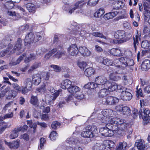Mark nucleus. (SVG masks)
<instances>
[{
    "instance_id": "1",
    "label": "nucleus",
    "mask_w": 150,
    "mask_h": 150,
    "mask_svg": "<svg viewBox=\"0 0 150 150\" xmlns=\"http://www.w3.org/2000/svg\"><path fill=\"white\" fill-rule=\"evenodd\" d=\"M140 111L142 114L141 118L145 121V124H147L148 123H150V111L148 108L143 107L142 106L145 105L143 100H140Z\"/></svg>"
},
{
    "instance_id": "2",
    "label": "nucleus",
    "mask_w": 150,
    "mask_h": 150,
    "mask_svg": "<svg viewBox=\"0 0 150 150\" xmlns=\"http://www.w3.org/2000/svg\"><path fill=\"white\" fill-rule=\"evenodd\" d=\"M114 37L116 40L114 39L113 40V43L119 44L123 43L129 40L130 38H125V33L124 31L118 30L114 33Z\"/></svg>"
},
{
    "instance_id": "3",
    "label": "nucleus",
    "mask_w": 150,
    "mask_h": 150,
    "mask_svg": "<svg viewBox=\"0 0 150 150\" xmlns=\"http://www.w3.org/2000/svg\"><path fill=\"white\" fill-rule=\"evenodd\" d=\"M114 111L110 109H105L103 110L101 114L99 115L98 118L102 122L106 123L107 121H110V118L113 115Z\"/></svg>"
},
{
    "instance_id": "4",
    "label": "nucleus",
    "mask_w": 150,
    "mask_h": 150,
    "mask_svg": "<svg viewBox=\"0 0 150 150\" xmlns=\"http://www.w3.org/2000/svg\"><path fill=\"white\" fill-rule=\"evenodd\" d=\"M95 82L97 84V87L99 88L107 87L110 84V81L103 76L96 77L95 79Z\"/></svg>"
},
{
    "instance_id": "5",
    "label": "nucleus",
    "mask_w": 150,
    "mask_h": 150,
    "mask_svg": "<svg viewBox=\"0 0 150 150\" xmlns=\"http://www.w3.org/2000/svg\"><path fill=\"white\" fill-rule=\"evenodd\" d=\"M85 131L81 132V136L85 138H92L93 137V132L97 130V127L95 126L88 125L85 127Z\"/></svg>"
},
{
    "instance_id": "6",
    "label": "nucleus",
    "mask_w": 150,
    "mask_h": 150,
    "mask_svg": "<svg viewBox=\"0 0 150 150\" xmlns=\"http://www.w3.org/2000/svg\"><path fill=\"white\" fill-rule=\"evenodd\" d=\"M131 90L127 88L124 89L122 91L120 95V97L121 99L124 101H127L130 100L132 97V95L131 92Z\"/></svg>"
},
{
    "instance_id": "7",
    "label": "nucleus",
    "mask_w": 150,
    "mask_h": 150,
    "mask_svg": "<svg viewBox=\"0 0 150 150\" xmlns=\"http://www.w3.org/2000/svg\"><path fill=\"white\" fill-rule=\"evenodd\" d=\"M67 50L69 54L72 56H76L79 53V50L75 44L71 45Z\"/></svg>"
},
{
    "instance_id": "8",
    "label": "nucleus",
    "mask_w": 150,
    "mask_h": 150,
    "mask_svg": "<svg viewBox=\"0 0 150 150\" xmlns=\"http://www.w3.org/2000/svg\"><path fill=\"white\" fill-rule=\"evenodd\" d=\"M59 91H57L52 95H47L45 97V100L46 102L49 105H52V101L55 100L57 97L59 95Z\"/></svg>"
},
{
    "instance_id": "9",
    "label": "nucleus",
    "mask_w": 150,
    "mask_h": 150,
    "mask_svg": "<svg viewBox=\"0 0 150 150\" xmlns=\"http://www.w3.org/2000/svg\"><path fill=\"white\" fill-rule=\"evenodd\" d=\"M135 145L138 150H146L149 146L147 144H145L144 141L142 139L137 140Z\"/></svg>"
},
{
    "instance_id": "10",
    "label": "nucleus",
    "mask_w": 150,
    "mask_h": 150,
    "mask_svg": "<svg viewBox=\"0 0 150 150\" xmlns=\"http://www.w3.org/2000/svg\"><path fill=\"white\" fill-rule=\"evenodd\" d=\"M149 6V5L147 3H144L143 6L144 11L143 12V15L144 16V20L145 21H146L149 18H150V10Z\"/></svg>"
},
{
    "instance_id": "11",
    "label": "nucleus",
    "mask_w": 150,
    "mask_h": 150,
    "mask_svg": "<svg viewBox=\"0 0 150 150\" xmlns=\"http://www.w3.org/2000/svg\"><path fill=\"white\" fill-rule=\"evenodd\" d=\"M99 132L102 135L105 137H111L113 135V132L106 127H102L99 129Z\"/></svg>"
},
{
    "instance_id": "12",
    "label": "nucleus",
    "mask_w": 150,
    "mask_h": 150,
    "mask_svg": "<svg viewBox=\"0 0 150 150\" xmlns=\"http://www.w3.org/2000/svg\"><path fill=\"white\" fill-rule=\"evenodd\" d=\"M86 3V2L84 0H81L78 1L75 4L74 7L69 11V13L71 14L76 9L81 8Z\"/></svg>"
},
{
    "instance_id": "13",
    "label": "nucleus",
    "mask_w": 150,
    "mask_h": 150,
    "mask_svg": "<svg viewBox=\"0 0 150 150\" xmlns=\"http://www.w3.org/2000/svg\"><path fill=\"white\" fill-rule=\"evenodd\" d=\"M35 35L32 32L28 33L25 36L24 41L25 43L30 44L35 42Z\"/></svg>"
},
{
    "instance_id": "14",
    "label": "nucleus",
    "mask_w": 150,
    "mask_h": 150,
    "mask_svg": "<svg viewBox=\"0 0 150 150\" xmlns=\"http://www.w3.org/2000/svg\"><path fill=\"white\" fill-rule=\"evenodd\" d=\"M116 110L122 112L123 114L127 115L131 113V110L127 106L121 107L117 106L116 107Z\"/></svg>"
},
{
    "instance_id": "15",
    "label": "nucleus",
    "mask_w": 150,
    "mask_h": 150,
    "mask_svg": "<svg viewBox=\"0 0 150 150\" xmlns=\"http://www.w3.org/2000/svg\"><path fill=\"white\" fill-rule=\"evenodd\" d=\"M108 123H106L105 127L110 130L112 131L113 134L115 133L118 130L119 126L117 124L110 122V121H108Z\"/></svg>"
},
{
    "instance_id": "16",
    "label": "nucleus",
    "mask_w": 150,
    "mask_h": 150,
    "mask_svg": "<svg viewBox=\"0 0 150 150\" xmlns=\"http://www.w3.org/2000/svg\"><path fill=\"white\" fill-rule=\"evenodd\" d=\"M118 102V99L117 98L109 96L106 98L105 102L107 105H115Z\"/></svg>"
},
{
    "instance_id": "17",
    "label": "nucleus",
    "mask_w": 150,
    "mask_h": 150,
    "mask_svg": "<svg viewBox=\"0 0 150 150\" xmlns=\"http://www.w3.org/2000/svg\"><path fill=\"white\" fill-rule=\"evenodd\" d=\"M22 46V40L21 39L18 38L17 41L16 42L14 46V48L11 49V50L10 51L11 53H14L15 51L20 50L21 47Z\"/></svg>"
},
{
    "instance_id": "18",
    "label": "nucleus",
    "mask_w": 150,
    "mask_h": 150,
    "mask_svg": "<svg viewBox=\"0 0 150 150\" xmlns=\"http://www.w3.org/2000/svg\"><path fill=\"white\" fill-rule=\"evenodd\" d=\"M113 64L114 66L112 68V72L111 73L122 74L123 72L122 71V67L121 66L119 65H116L115 64V62L114 61Z\"/></svg>"
},
{
    "instance_id": "19",
    "label": "nucleus",
    "mask_w": 150,
    "mask_h": 150,
    "mask_svg": "<svg viewBox=\"0 0 150 150\" xmlns=\"http://www.w3.org/2000/svg\"><path fill=\"white\" fill-rule=\"evenodd\" d=\"M17 93L13 90L9 91L5 96L6 99L7 100L13 99L17 96Z\"/></svg>"
},
{
    "instance_id": "20",
    "label": "nucleus",
    "mask_w": 150,
    "mask_h": 150,
    "mask_svg": "<svg viewBox=\"0 0 150 150\" xmlns=\"http://www.w3.org/2000/svg\"><path fill=\"white\" fill-rule=\"evenodd\" d=\"M108 52L115 56L120 57L123 56V53H122L121 50L118 48H112L109 50Z\"/></svg>"
},
{
    "instance_id": "21",
    "label": "nucleus",
    "mask_w": 150,
    "mask_h": 150,
    "mask_svg": "<svg viewBox=\"0 0 150 150\" xmlns=\"http://www.w3.org/2000/svg\"><path fill=\"white\" fill-rule=\"evenodd\" d=\"M79 52L84 57L88 56L91 54L90 51L85 47H80Z\"/></svg>"
},
{
    "instance_id": "22",
    "label": "nucleus",
    "mask_w": 150,
    "mask_h": 150,
    "mask_svg": "<svg viewBox=\"0 0 150 150\" xmlns=\"http://www.w3.org/2000/svg\"><path fill=\"white\" fill-rule=\"evenodd\" d=\"M41 81V76L39 74H35L32 76V82L35 85H38Z\"/></svg>"
},
{
    "instance_id": "23",
    "label": "nucleus",
    "mask_w": 150,
    "mask_h": 150,
    "mask_svg": "<svg viewBox=\"0 0 150 150\" xmlns=\"http://www.w3.org/2000/svg\"><path fill=\"white\" fill-rule=\"evenodd\" d=\"M110 122L113 123L117 124L119 127L125 122L124 120L117 117L110 118Z\"/></svg>"
},
{
    "instance_id": "24",
    "label": "nucleus",
    "mask_w": 150,
    "mask_h": 150,
    "mask_svg": "<svg viewBox=\"0 0 150 150\" xmlns=\"http://www.w3.org/2000/svg\"><path fill=\"white\" fill-rule=\"evenodd\" d=\"M71 85V81L67 79L63 81L61 83V85L62 88L65 89L66 88L68 90Z\"/></svg>"
},
{
    "instance_id": "25",
    "label": "nucleus",
    "mask_w": 150,
    "mask_h": 150,
    "mask_svg": "<svg viewBox=\"0 0 150 150\" xmlns=\"http://www.w3.org/2000/svg\"><path fill=\"white\" fill-rule=\"evenodd\" d=\"M141 68L144 71L147 70L150 68V61L148 59H146L141 64Z\"/></svg>"
},
{
    "instance_id": "26",
    "label": "nucleus",
    "mask_w": 150,
    "mask_h": 150,
    "mask_svg": "<svg viewBox=\"0 0 150 150\" xmlns=\"http://www.w3.org/2000/svg\"><path fill=\"white\" fill-rule=\"evenodd\" d=\"M117 11L110 12L105 14L103 16V18L105 20H107L113 18L116 16L118 14Z\"/></svg>"
},
{
    "instance_id": "27",
    "label": "nucleus",
    "mask_w": 150,
    "mask_h": 150,
    "mask_svg": "<svg viewBox=\"0 0 150 150\" xmlns=\"http://www.w3.org/2000/svg\"><path fill=\"white\" fill-rule=\"evenodd\" d=\"M141 38V36L139 34L138 32L135 37H133L134 40L133 46L135 51L136 50L137 45H138L139 43L138 40H140Z\"/></svg>"
},
{
    "instance_id": "28",
    "label": "nucleus",
    "mask_w": 150,
    "mask_h": 150,
    "mask_svg": "<svg viewBox=\"0 0 150 150\" xmlns=\"http://www.w3.org/2000/svg\"><path fill=\"white\" fill-rule=\"evenodd\" d=\"M12 45L11 44H9L6 50L4 51H2L0 52V56L1 57H3L7 53H8V54H12V53H11L10 52V51L11 50V49H12Z\"/></svg>"
},
{
    "instance_id": "29",
    "label": "nucleus",
    "mask_w": 150,
    "mask_h": 150,
    "mask_svg": "<svg viewBox=\"0 0 150 150\" xmlns=\"http://www.w3.org/2000/svg\"><path fill=\"white\" fill-rule=\"evenodd\" d=\"M95 71L94 69L92 67H90L86 69L84 72V74L88 77L92 75Z\"/></svg>"
},
{
    "instance_id": "30",
    "label": "nucleus",
    "mask_w": 150,
    "mask_h": 150,
    "mask_svg": "<svg viewBox=\"0 0 150 150\" xmlns=\"http://www.w3.org/2000/svg\"><path fill=\"white\" fill-rule=\"evenodd\" d=\"M68 92L71 93H76L80 91V88L76 86H72L68 88Z\"/></svg>"
},
{
    "instance_id": "31",
    "label": "nucleus",
    "mask_w": 150,
    "mask_h": 150,
    "mask_svg": "<svg viewBox=\"0 0 150 150\" xmlns=\"http://www.w3.org/2000/svg\"><path fill=\"white\" fill-rule=\"evenodd\" d=\"M30 103L33 105L36 106H39V101L37 96H31L30 100Z\"/></svg>"
},
{
    "instance_id": "32",
    "label": "nucleus",
    "mask_w": 150,
    "mask_h": 150,
    "mask_svg": "<svg viewBox=\"0 0 150 150\" xmlns=\"http://www.w3.org/2000/svg\"><path fill=\"white\" fill-rule=\"evenodd\" d=\"M127 147V145L126 142H120L117 146L116 150H126Z\"/></svg>"
},
{
    "instance_id": "33",
    "label": "nucleus",
    "mask_w": 150,
    "mask_h": 150,
    "mask_svg": "<svg viewBox=\"0 0 150 150\" xmlns=\"http://www.w3.org/2000/svg\"><path fill=\"white\" fill-rule=\"evenodd\" d=\"M109 93V92L108 90L106 88H104L100 91L98 93V94L99 97L103 98L108 95Z\"/></svg>"
},
{
    "instance_id": "34",
    "label": "nucleus",
    "mask_w": 150,
    "mask_h": 150,
    "mask_svg": "<svg viewBox=\"0 0 150 150\" xmlns=\"http://www.w3.org/2000/svg\"><path fill=\"white\" fill-rule=\"evenodd\" d=\"M100 63L108 66L111 65L112 64V61L108 58H103L102 57L100 58Z\"/></svg>"
},
{
    "instance_id": "35",
    "label": "nucleus",
    "mask_w": 150,
    "mask_h": 150,
    "mask_svg": "<svg viewBox=\"0 0 150 150\" xmlns=\"http://www.w3.org/2000/svg\"><path fill=\"white\" fill-rule=\"evenodd\" d=\"M26 8L30 12L34 13L35 11V5L31 3H28L26 5Z\"/></svg>"
},
{
    "instance_id": "36",
    "label": "nucleus",
    "mask_w": 150,
    "mask_h": 150,
    "mask_svg": "<svg viewBox=\"0 0 150 150\" xmlns=\"http://www.w3.org/2000/svg\"><path fill=\"white\" fill-rule=\"evenodd\" d=\"M108 88V91H115L117 88V85L115 83H112L110 84L107 87Z\"/></svg>"
},
{
    "instance_id": "37",
    "label": "nucleus",
    "mask_w": 150,
    "mask_h": 150,
    "mask_svg": "<svg viewBox=\"0 0 150 150\" xmlns=\"http://www.w3.org/2000/svg\"><path fill=\"white\" fill-rule=\"evenodd\" d=\"M105 13V11L104 8H100L99 10L94 13V16L96 18H99L101 17Z\"/></svg>"
},
{
    "instance_id": "38",
    "label": "nucleus",
    "mask_w": 150,
    "mask_h": 150,
    "mask_svg": "<svg viewBox=\"0 0 150 150\" xmlns=\"http://www.w3.org/2000/svg\"><path fill=\"white\" fill-rule=\"evenodd\" d=\"M118 74H119L111 73L110 75V79L115 81L120 80L121 79V77Z\"/></svg>"
},
{
    "instance_id": "39",
    "label": "nucleus",
    "mask_w": 150,
    "mask_h": 150,
    "mask_svg": "<svg viewBox=\"0 0 150 150\" xmlns=\"http://www.w3.org/2000/svg\"><path fill=\"white\" fill-rule=\"evenodd\" d=\"M40 63L38 62H35L32 65L28 70V72L30 73L33 71L35 69L37 68L40 66Z\"/></svg>"
},
{
    "instance_id": "40",
    "label": "nucleus",
    "mask_w": 150,
    "mask_h": 150,
    "mask_svg": "<svg viewBox=\"0 0 150 150\" xmlns=\"http://www.w3.org/2000/svg\"><path fill=\"white\" fill-rule=\"evenodd\" d=\"M36 58V56L35 54L33 53H31L27 57L25 58L24 61L26 62H28Z\"/></svg>"
},
{
    "instance_id": "41",
    "label": "nucleus",
    "mask_w": 150,
    "mask_h": 150,
    "mask_svg": "<svg viewBox=\"0 0 150 150\" xmlns=\"http://www.w3.org/2000/svg\"><path fill=\"white\" fill-rule=\"evenodd\" d=\"M44 35V33L42 32L36 33L35 35V42H37L42 39V37Z\"/></svg>"
},
{
    "instance_id": "42",
    "label": "nucleus",
    "mask_w": 150,
    "mask_h": 150,
    "mask_svg": "<svg viewBox=\"0 0 150 150\" xmlns=\"http://www.w3.org/2000/svg\"><path fill=\"white\" fill-rule=\"evenodd\" d=\"M25 87H27L28 89L30 91L32 86V83L31 79L30 78H27L25 81Z\"/></svg>"
},
{
    "instance_id": "43",
    "label": "nucleus",
    "mask_w": 150,
    "mask_h": 150,
    "mask_svg": "<svg viewBox=\"0 0 150 150\" xmlns=\"http://www.w3.org/2000/svg\"><path fill=\"white\" fill-rule=\"evenodd\" d=\"M25 56L26 54L25 53H24L22 55H21L16 62H13L11 63L12 65H15L19 64L21 61L23 60V59L25 57Z\"/></svg>"
},
{
    "instance_id": "44",
    "label": "nucleus",
    "mask_w": 150,
    "mask_h": 150,
    "mask_svg": "<svg viewBox=\"0 0 150 150\" xmlns=\"http://www.w3.org/2000/svg\"><path fill=\"white\" fill-rule=\"evenodd\" d=\"M126 61L125 65L126 67L133 66L134 64V61L133 59L127 58Z\"/></svg>"
},
{
    "instance_id": "45",
    "label": "nucleus",
    "mask_w": 150,
    "mask_h": 150,
    "mask_svg": "<svg viewBox=\"0 0 150 150\" xmlns=\"http://www.w3.org/2000/svg\"><path fill=\"white\" fill-rule=\"evenodd\" d=\"M150 45L149 42L147 40L143 41L141 43L142 47L144 49L149 48Z\"/></svg>"
},
{
    "instance_id": "46",
    "label": "nucleus",
    "mask_w": 150,
    "mask_h": 150,
    "mask_svg": "<svg viewBox=\"0 0 150 150\" xmlns=\"http://www.w3.org/2000/svg\"><path fill=\"white\" fill-rule=\"evenodd\" d=\"M11 90V88L9 86H7L0 93V98H2L4 97L9 91Z\"/></svg>"
},
{
    "instance_id": "47",
    "label": "nucleus",
    "mask_w": 150,
    "mask_h": 150,
    "mask_svg": "<svg viewBox=\"0 0 150 150\" xmlns=\"http://www.w3.org/2000/svg\"><path fill=\"white\" fill-rule=\"evenodd\" d=\"M17 129H15V130L12 132V133L9 136L10 138L11 139H14L17 137L18 136V132L17 131Z\"/></svg>"
},
{
    "instance_id": "48",
    "label": "nucleus",
    "mask_w": 150,
    "mask_h": 150,
    "mask_svg": "<svg viewBox=\"0 0 150 150\" xmlns=\"http://www.w3.org/2000/svg\"><path fill=\"white\" fill-rule=\"evenodd\" d=\"M64 54V52L58 51L53 55V57L54 58H59Z\"/></svg>"
},
{
    "instance_id": "49",
    "label": "nucleus",
    "mask_w": 150,
    "mask_h": 150,
    "mask_svg": "<svg viewBox=\"0 0 150 150\" xmlns=\"http://www.w3.org/2000/svg\"><path fill=\"white\" fill-rule=\"evenodd\" d=\"M72 29L73 30V31L74 32V33L75 34L77 33L79 34V33L81 30V29L78 25H76L74 27V28L72 27Z\"/></svg>"
},
{
    "instance_id": "50",
    "label": "nucleus",
    "mask_w": 150,
    "mask_h": 150,
    "mask_svg": "<svg viewBox=\"0 0 150 150\" xmlns=\"http://www.w3.org/2000/svg\"><path fill=\"white\" fill-rule=\"evenodd\" d=\"M127 58L125 57H121L115 60V62L117 60L119 61L122 64L125 65V64L126 62Z\"/></svg>"
},
{
    "instance_id": "51",
    "label": "nucleus",
    "mask_w": 150,
    "mask_h": 150,
    "mask_svg": "<svg viewBox=\"0 0 150 150\" xmlns=\"http://www.w3.org/2000/svg\"><path fill=\"white\" fill-rule=\"evenodd\" d=\"M133 117L134 118H136L138 115L139 116V118L140 119L142 116V114H141V111H139V112L137 109L134 110L133 112Z\"/></svg>"
},
{
    "instance_id": "52",
    "label": "nucleus",
    "mask_w": 150,
    "mask_h": 150,
    "mask_svg": "<svg viewBox=\"0 0 150 150\" xmlns=\"http://www.w3.org/2000/svg\"><path fill=\"white\" fill-rule=\"evenodd\" d=\"M57 136V134L55 131H52L50 134V137L52 140L56 139Z\"/></svg>"
},
{
    "instance_id": "53",
    "label": "nucleus",
    "mask_w": 150,
    "mask_h": 150,
    "mask_svg": "<svg viewBox=\"0 0 150 150\" xmlns=\"http://www.w3.org/2000/svg\"><path fill=\"white\" fill-rule=\"evenodd\" d=\"M99 0H89L88 5L91 6H95L98 3Z\"/></svg>"
},
{
    "instance_id": "54",
    "label": "nucleus",
    "mask_w": 150,
    "mask_h": 150,
    "mask_svg": "<svg viewBox=\"0 0 150 150\" xmlns=\"http://www.w3.org/2000/svg\"><path fill=\"white\" fill-rule=\"evenodd\" d=\"M46 140L44 138H41L40 139V144L38 147L39 149H41L43 148L44 144L45 143Z\"/></svg>"
},
{
    "instance_id": "55",
    "label": "nucleus",
    "mask_w": 150,
    "mask_h": 150,
    "mask_svg": "<svg viewBox=\"0 0 150 150\" xmlns=\"http://www.w3.org/2000/svg\"><path fill=\"white\" fill-rule=\"evenodd\" d=\"M60 125L59 123L57 121H54L52 123L51 127L52 129H56Z\"/></svg>"
},
{
    "instance_id": "56",
    "label": "nucleus",
    "mask_w": 150,
    "mask_h": 150,
    "mask_svg": "<svg viewBox=\"0 0 150 150\" xmlns=\"http://www.w3.org/2000/svg\"><path fill=\"white\" fill-rule=\"evenodd\" d=\"M75 96L77 99L79 100L82 99L84 97V95L80 91L76 93Z\"/></svg>"
},
{
    "instance_id": "57",
    "label": "nucleus",
    "mask_w": 150,
    "mask_h": 150,
    "mask_svg": "<svg viewBox=\"0 0 150 150\" xmlns=\"http://www.w3.org/2000/svg\"><path fill=\"white\" fill-rule=\"evenodd\" d=\"M78 65L79 67L83 70L86 67L87 64L85 62H78Z\"/></svg>"
},
{
    "instance_id": "58",
    "label": "nucleus",
    "mask_w": 150,
    "mask_h": 150,
    "mask_svg": "<svg viewBox=\"0 0 150 150\" xmlns=\"http://www.w3.org/2000/svg\"><path fill=\"white\" fill-rule=\"evenodd\" d=\"M46 84L45 85L44 84H43L41 85L39 88L38 89V91L39 92H44L46 90Z\"/></svg>"
},
{
    "instance_id": "59",
    "label": "nucleus",
    "mask_w": 150,
    "mask_h": 150,
    "mask_svg": "<svg viewBox=\"0 0 150 150\" xmlns=\"http://www.w3.org/2000/svg\"><path fill=\"white\" fill-rule=\"evenodd\" d=\"M47 51V49L45 48H42L38 50L37 51V54L39 55H41L44 53L46 52Z\"/></svg>"
},
{
    "instance_id": "60",
    "label": "nucleus",
    "mask_w": 150,
    "mask_h": 150,
    "mask_svg": "<svg viewBox=\"0 0 150 150\" xmlns=\"http://www.w3.org/2000/svg\"><path fill=\"white\" fill-rule=\"evenodd\" d=\"M92 35L93 36L95 37H98L103 38H106V37L103 35L102 33L98 32H93L92 33Z\"/></svg>"
},
{
    "instance_id": "61",
    "label": "nucleus",
    "mask_w": 150,
    "mask_h": 150,
    "mask_svg": "<svg viewBox=\"0 0 150 150\" xmlns=\"http://www.w3.org/2000/svg\"><path fill=\"white\" fill-rule=\"evenodd\" d=\"M28 128V126L26 125H24L23 126L21 127L17 128V131L24 132L27 130Z\"/></svg>"
},
{
    "instance_id": "62",
    "label": "nucleus",
    "mask_w": 150,
    "mask_h": 150,
    "mask_svg": "<svg viewBox=\"0 0 150 150\" xmlns=\"http://www.w3.org/2000/svg\"><path fill=\"white\" fill-rule=\"evenodd\" d=\"M126 131L125 130H122V129H120L118 128L117 131H116L115 133H117L118 134L124 136L125 135L126 133Z\"/></svg>"
},
{
    "instance_id": "63",
    "label": "nucleus",
    "mask_w": 150,
    "mask_h": 150,
    "mask_svg": "<svg viewBox=\"0 0 150 150\" xmlns=\"http://www.w3.org/2000/svg\"><path fill=\"white\" fill-rule=\"evenodd\" d=\"M108 146L107 147H105L106 148V149L108 150V149H110V148H113L115 146V144L112 141H109L108 143ZM104 147H105V146H104Z\"/></svg>"
},
{
    "instance_id": "64",
    "label": "nucleus",
    "mask_w": 150,
    "mask_h": 150,
    "mask_svg": "<svg viewBox=\"0 0 150 150\" xmlns=\"http://www.w3.org/2000/svg\"><path fill=\"white\" fill-rule=\"evenodd\" d=\"M46 88L47 89L50 91L51 92H53L54 91L53 87H52L51 84L50 83H47L46 84Z\"/></svg>"
}]
</instances>
